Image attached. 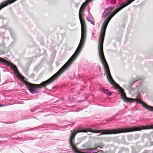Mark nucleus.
<instances>
[{"label":"nucleus","mask_w":153,"mask_h":153,"mask_svg":"<svg viewBox=\"0 0 153 153\" xmlns=\"http://www.w3.org/2000/svg\"><path fill=\"white\" fill-rule=\"evenodd\" d=\"M114 14H113L110 16L108 19L105 20L102 26L100 35L99 41L98 53L101 62L104 66L108 79L110 83L114 87L116 88L119 89V91L121 93V96L123 100L126 102H141L143 105V103L144 102L142 101L140 99L141 96L140 94H139L136 99L129 98L126 97L124 90L113 79L111 74L109 66L104 55L103 51V44L106 29L108 23L111 19L112 16Z\"/></svg>","instance_id":"nucleus-1"},{"label":"nucleus","mask_w":153,"mask_h":153,"mask_svg":"<svg viewBox=\"0 0 153 153\" xmlns=\"http://www.w3.org/2000/svg\"><path fill=\"white\" fill-rule=\"evenodd\" d=\"M81 36L79 44L73 55L68 60L67 62L57 72L59 76L61 75L71 64L72 62L79 53L83 46L86 36V26H84V25H81Z\"/></svg>","instance_id":"nucleus-2"},{"label":"nucleus","mask_w":153,"mask_h":153,"mask_svg":"<svg viewBox=\"0 0 153 153\" xmlns=\"http://www.w3.org/2000/svg\"><path fill=\"white\" fill-rule=\"evenodd\" d=\"M81 36L79 44L73 55L68 60L67 62L57 72L59 76L61 75L71 64L72 62L79 53L83 46L86 36V26H84V25H81Z\"/></svg>","instance_id":"nucleus-3"},{"label":"nucleus","mask_w":153,"mask_h":153,"mask_svg":"<svg viewBox=\"0 0 153 153\" xmlns=\"http://www.w3.org/2000/svg\"><path fill=\"white\" fill-rule=\"evenodd\" d=\"M19 75V78L24 82L25 85L28 87V89L32 93H35L34 89L41 88L47 85L54 81L59 76L57 72L53 75L52 76L47 80L44 81L40 84H35L30 83L24 80L25 77L19 74H17Z\"/></svg>","instance_id":"nucleus-4"},{"label":"nucleus","mask_w":153,"mask_h":153,"mask_svg":"<svg viewBox=\"0 0 153 153\" xmlns=\"http://www.w3.org/2000/svg\"><path fill=\"white\" fill-rule=\"evenodd\" d=\"M0 62L4 64H7L8 66H10L11 68L14 70L16 74H19V72L18 71L17 67L7 60L3 58L0 57Z\"/></svg>","instance_id":"nucleus-5"},{"label":"nucleus","mask_w":153,"mask_h":153,"mask_svg":"<svg viewBox=\"0 0 153 153\" xmlns=\"http://www.w3.org/2000/svg\"><path fill=\"white\" fill-rule=\"evenodd\" d=\"M13 2L12 0H7L4 1L0 4V10L4 7L7 6L8 4H10L13 3Z\"/></svg>","instance_id":"nucleus-6"},{"label":"nucleus","mask_w":153,"mask_h":153,"mask_svg":"<svg viewBox=\"0 0 153 153\" xmlns=\"http://www.w3.org/2000/svg\"><path fill=\"white\" fill-rule=\"evenodd\" d=\"M143 106L146 108L151 111H153V107L147 105L145 103H143Z\"/></svg>","instance_id":"nucleus-7"},{"label":"nucleus","mask_w":153,"mask_h":153,"mask_svg":"<svg viewBox=\"0 0 153 153\" xmlns=\"http://www.w3.org/2000/svg\"><path fill=\"white\" fill-rule=\"evenodd\" d=\"M102 91L104 93L109 96L111 95V93L109 91L108 89H102Z\"/></svg>","instance_id":"nucleus-8"},{"label":"nucleus","mask_w":153,"mask_h":153,"mask_svg":"<svg viewBox=\"0 0 153 153\" xmlns=\"http://www.w3.org/2000/svg\"><path fill=\"white\" fill-rule=\"evenodd\" d=\"M95 149H96V148H89L86 149L87 150H92Z\"/></svg>","instance_id":"nucleus-9"},{"label":"nucleus","mask_w":153,"mask_h":153,"mask_svg":"<svg viewBox=\"0 0 153 153\" xmlns=\"http://www.w3.org/2000/svg\"><path fill=\"white\" fill-rule=\"evenodd\" d=\"M150 134L151 135V136L153 138V132L151 133Z\"/></svg>","instance_id":"nucleus-10"},{"label":"nucleus","mask_w":153,"mask_h":153,"mask_svg":"<svg viewBox=\"0 0 153 153\" xmlns=\"http://www.w3.org/2000/svg\"><path fill=\"white\" fill-rule=\"evenodd\" d=\"M150 144L151 146L153 145V141L150 142Z\"/></svg>","instance_id":"nucleus-11"},{"label":"nucleus","mask_w":153,"mask_h":153,"mask_svg":"<svg viewBox=\"0 0 153 153\" xmlns=\"http://www.w3.org/2000/svg\"><path fill=\"white\" fill-rule=\"evenodd\" d=\"M99 152H100L101 153L104 152H103V151L102 150H100V151H99Z\"/></svg>","instance_id":"nucleus-12"},{"label":"nucleus","mask_w":153,"mask_h":153,"mask_svg":"<svg viewBox=\"0 0 153 153\" xmlns=\"http://www.w3.org/2000/svg\"><path fill=\"white\" fill-rule=\"evenodd\" d=\"M4 106H5V105H2V104H0V107Z\"/></svg>","instance_id":"nucleus-13"},{"label":"nucleus","mask_w":153,"mask_h":153,"mask_svg":"<svg viewBox=\"0 0 153 153\" xmlns=\"http://www.w3.org/2000/svg\"><path fill=\"white\" fill-rule=\"evenodd\" d=\"M89 153H97V152H89Z\"/></svg>","instance_id":"nucleus-14"},{"label":"nucleus","mask_w":153,"mask_h":153,"mask_svg":"<svg viewBox=\"0 0 153 153\" xmlns=\"http://www.w3.org/2000/svg\"><path fill=\"white\" fill-rule=\"evenodd\" d=\"M85 149H82V150H83V151H85Z\"/></svg>","instance_id":"nucleus-15"}]
</instances>
